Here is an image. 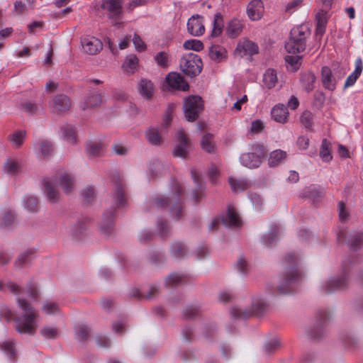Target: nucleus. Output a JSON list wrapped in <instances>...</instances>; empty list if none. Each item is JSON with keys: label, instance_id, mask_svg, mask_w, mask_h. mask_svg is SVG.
<instances>
[{"label": "nucleus", "instance_id": "nucleus-56", "mask_svg": "<svg viewBox=\"0 0 363 363\" xmlns=\"http://www.w3.org/2000/svg\"><path fill=\"white\" fill-rule=\"evenodd\" d=\"M40 333L46 339H55L60 335L59 330L57 328L50 326L43 327Z\"/></svg>", "mask_w": 363, "mask_h": 363}, {"label": "nucleus", "instance_id": "nucleus-33", "mask_svg": "<svg viewBox=\"0 0 363 363\" xmlns=\"http://www.w3.org/2000/svg\"><path fill=\"white\" fill-rule=\"evenodd\" d=\"M121 68L124 74L127 75L133 74L136 70V55H128L123 63Z\"/></svg>", "mask_w": 363, "mask_h": 363}, {"label": "nucleus", "instance_id": "nucleus-34", "mask_svg": "<svg viewBox=\"0 0 363 363\" xmlns=\"http://www.w3.org/2000/svg\"><path fill=\"white\" fill-rule=\"evenodd\" d=\"M86 152L89 157H100L102 155V144L99 141H89L86 143Z\"/></svg>", "mask_w": 363, "mask_h": 363}, {"label": "nucleus", "instance_id": "nucleus-12", "mask_svg": "<svg viewBox=\"0 0 363 363\" xmlns=\"http://www.w3.org/2000/svg\"><path fill=\"white\" fill-rule=\"evenodd\" d=\"M50 108L54 113H65L71 108V101L67 95L59 94L50 101Z\"/></svg>", "mask_w": 363, "mask_h": 363}, {"label": "nucleus", "instance_id": "nucleus-40", "mask_svg": "<svg viewBox=\"0 0 363 363\" xmlns=\"http://www.w3.org/2000/svg\"><path fill=\"white\" fill-rule=\"evenodd\" d=\"M348 245L353 250L361 247L363 245V233L355 232L351 234L348 240Z\"/></svg>", "mask_w": 363, "mask_h": 363}, {"label": "nucleus", "instance_id": "nucleus-44", "mask_svg": "<svg viewBox=\"0 0 363 363\" xmlns=\"http://www.w3.org/2000/svg\"><path fill=\"white\" fill-rule=\"evenodd\" d=\"M186 281V277L184 274L172 273L166 279L165 284L169 287H173L184 283Z\"/></svg>", "mask_w": 363, "mask_h": 363}, {"label": "nucleus", "instance_id": "nucleus-60", "mask_svg": "<svg viewBox=\"0 0 363 363\" xmlns=\"http://www.w3.org/2000/svg\"><path fill=\"white\" fill-rule=\"evenodd\" d=\"M81 196L85 203H90L95 197L94 189L91 186H87L82 190Z\"/></svg>", "mask_w": 363, "mask_h": 363}, {"label": "nucleus", "instance_id": "nucleus-31", "mask_svg": "<svg viewBox=\"0 0 363 363\" xmlns=\"http://www.w3.org/2000/svg\"><path fill=\"white\" fill-rule=\"evenodd\" d=\"M16 215L13 211H6L0 214V228L9 229L15 223Z\"/></svg>", "mask_w": 363, "mask_h": 363}, {"label": "nucleus", "instance_id": "nucleus-43", "mask_svg": "<svg viewBox=\"0 0 363 363\" xmlns=\"http://www.w3.org/2000/svg\"><path fill=\"white\" fill-rule=\"evenodd\" d=\"M154 59L157 65L162 69L168 68L170 65V55L167 52H159Z\"/></svg>", "mask_w": 363, "mask_h": 363}, {"label": "nucleus", "instance_id": "nucleus-35", "mask_svg": "<svg viewBox=\"0 0 363 363\" xmlns=\"http://www.w3.org/2000/svg\"><path fill=\"white\" fill-rule=\"evenodd\" d=\"M26 133L25 130H18L10 134L8 140L11 142L12 146L15 148H19L23 143Z\"/></svg>", "mask_w": 363, "mask_h": 363}, {"label": "nucleus", "instance_id": "nucleus-23", "mask_svg": "<svg viewBox=\"0 0 363 363\" xmlns=\"http://www.w3.org/2000/svg\"><path fill=\"white\" fill-rule=\"evenodd\" d=\"M347 286L345 274L329 280L323 286L325 293H332L345 289Z\"/></svg>", "mask_w": 363, "mask_h": 363}, {"label": "nucleus", "instance_id": "nucleus-32", "mask_svg": "<svg viewBox=\"0 0 363 363\" xmlns=\"http://www.w3.org/2000/svg\"><path fill=\"white\" fill-rule=\"evenodd\" d=\"M192 179L196 184V189L193 191V197L196 202H199L203 196V187L200 182V178L195 169L191 170Z\"/></svg>", "mask_w": 363, "mask_h": 363}, {"label": "nucleus", "instance_id": "nucleus-37", "mask_svg": "<svg viewBox=\"0 0 363 363\" xmlns=\"http://www.w3.org/2000/svg\"><path fill=\"white\" fill-rule=\"evenodd\" d=\"M315 76L311 72H305L302 74L301 82L303 89L309 92L314 89V84L315 82Z\"/></svg>", "mask_w": 363, "mask_h": 363}, {"label": "nucleus", "instance_id": "nucleus-58", "mask_svg": "<svg viewBox=\"0 0 363 363\" xmlns=\"http://www.w3.org/2000/svg\"><path fill=\"white\" fill-rule=\"evenodd\" d=\"M183 47L185 50L200 51L203 50V45L201 40L194 39L185 41L184 43Z\"/></svg>", "mask_w": 363, "mask_h": 363}, {"label": "nucleus", "instance_id": "nucleus-49", "mask_svg": "<svg viewBox=\"0 0 363 363\" xmlns=\"http://www.w3.org/2000/svg\"><path fill=\"white\" fill-rule=\"evenodd\" d=\"M102 102V96L100 94H93L87 97L85 101L83 109L92 108L99 106Z\"/></svg>", "mask_w": 363, "mask_h": 363}, {"label": "nucleus", "instance_id": "nucleus-17", "mask_svg": "<svg viewBox=\"0 0 363 363\" xmlns=\"http://www.w3.org/2000/svg\"><path fill=\"white\" fill-rule=\"evenodd\" d=\"M187 30L194 36L203 35L205 31L203 18L199 15L191 16L187 22Z\"/></svg>", "mask_w": 363, "mask_h": 363}, {"label": "nucleus", "instance_id": "nucleus-8", "mask_svg": "<svg viewBox=\"0 0 363 363\" xmlns=\"http://www.w3.org/2000/svg\"><path fill=\"white\" fill-rule=\"evenodd\" d=\"M227 227H240L242 225V220L237 213L236 210L231 206H228L225 217L215 218L209 225V230H216L218 228L220 223Z\"/></svg>", "mask_w": 363, "mask_h": 363}, {"label": "nucleus", "instance_id": "nucleus-41", "mask_svg": "<svg viewBox=\"0 0 363 363\" xmlns=\"http://www.w3.org/2000/svg\"><path fill=\"white\" fill-rule=\"evenodd\" d=\"M229 184L234 191H244L250 186V182L245 179H235L230 178Z\"/></svg>", "mask_w": 363, "mask_h": 363}, {"label": "nucleus", "instance_id": "nucleus-7", "mask_svg": "<svg viewBox=\"0 0 363 363\" xmlns=\"http://www.w3.org/2000/svg\"><path fill=\"white\" fill-rule=\"evenodd\" d=\"M113 184V198L114 204L117 208L125 206L127 202V194L125 190L124 184L118 173L113 172L110 176Z\"/></svg>", "mask_w": 363, "mask_h": 363}, {"label": "nucleus", "instance_id": "nucleus-13", "mask_svg": "<svg viewBox=\"0 0 363 363\" xmlns=\"http://www.w3.org/2000/svg\"><path fill=\"white\" fill-rule=\"evenodd\" d=\"M165 82L169 88L172 89L186 91L189 89V85L184 77L177 72L169 73L165 78Z\"/></svg>", "mask_w": 363, "mask_h": 363}, {"label": "nucleus", "instance_id": "nucleus-21", "mask_svg": "<svg viewBox=\"0 0 363 363\" xmlns=\"http://www.w3.org/2000/svg\"><path fill=\"white\" fill-rule=\"evenodd\" d=\"M43 191L50 203H55L59 201L60 195L56 186L48 178L43 180Z\"/></svg>", "mask_w": 363, "mask_h": 363}, {"label": "nucleus", "instance_id": "nucleus-9", "mask_svg": "<svg viewBox=\"0 0 363 363\" xmlns=\"http://www.w3.org/2000/svg\"><path fill=\"white\" fill-rule=\"evenodd\" d=\"M267 308V304L261 298H255L252 301V308L250 311L242 310L240 308H233L231 315L235 318H247L252 315H261Z\"/></svg>", "mask_w": 363, "mask_h": 363}, {"label": "nucleus", "instance_id": "nucleus-36", "mask_svg": "<svg viewBox=\"0 0 363 363\" xmlns=\"http://www.w3.org/2000/svg\"><path fill=\"white\" fill-rule=\"evenodd\" d=\"M223 30V18L220 13L214 15L213 21V29L211 33V36L213 38L218 37Z\"/></svg>", "mask_w": 363, "mask_h": 363}, {"label": "nucleus", "instance_id": "nucleus-5", "mask_svg": "<svg viewBox=\"0 0 363 363\" xmlns=\"http://www.w3.org/2000/svg\"><path fill=\"white\" fill-rule=\"evenodd\" d=\"M252 150V152L242 154L240 158L241 164L250 169L259 167L266 154L264 146L259 143L253 144Z\"/></svg>", "mask_w": 363, "mask_h": 363}, {"label": "nucleus", "instance_id": "nucleus-15", "mask_svg": "<svg viewBox=\"0 0 363 363\" xmlns=\"http://www.w3.org/2000/svg\"><path fill=\"white\" fill-rule=\"evenodd\" d=\"M342 78V76L336 77L331 69L327 66L321 69V82L323 87L329 91H334L336 89L337 82Z\"/></svg>", "mask_w": 363, "mask_h": 363}, {"label": "nucleus", "instance_id": "nucleus-45", "mask_svg": "<svg viewBox=\"0 0 363 363\" xmlns=\"http://www.w3.org/2000/svg\"><path fill=\"white\" fill-rule=\"evenodd\" d=\"M63 138L69 143H76V133L74 127L69 124H65L61 127Z\"/></svg>", "mask_w": 363, "mask_h": 363}, {"label": "nucleus", "instance_id": "nucleus-18", "mask_svg": "<svg viewBox=\"0 0 363 363\" xmlns=\"http://www.w3.org/2000/svg\"><path fill=\"white\" fill-rule=\"evenodd\" d=\"M259 52L258 45L249 40H243L238 43L235 53L241 57L245 55H253Z\"/></svg>", "mask_w": 363, "mask_h": 363}, {"label": "nucleus", "instance_id": "nucleus-63", "mask_svg": "<svg viewBox=\"0 0 363 363\" xmlns=\"http://www.w3.org/2000/svg\"><path fill=\"white\" fill-rule=\"evenodd\" d=\"M301 123L305 128L311 129L313 124V115L310 111H304L300 118Z\"/></svg>", "mask_w": 363, "mask_h": 363}, {"label": "nucleus", "instance_id": "nucleus-50", "mask_svg": "<svg viewBox=\"0 0 363 363\" xmlns=\"http://www.w3.org/2000/svg\"><path fill=\"white\" fill-rule=\"evenodd\" d=\"M213 138V135L208 133L204 135L201 140L202 149L208 153L213 152L215 149Z\"/></svg>", "mask_w": 363, "mask_h": 363}, {"label": "nucleus", "instance_id": "nucleus-54", "mask_svg": "<svg viewBox=\"0 0 363 363\" xmlns=\"http://www.w3.org/2000/svg\"><path fill=\"white\" fill-rule=\"evenodd\" d=\"M24 206L28 211L37 212L39 209L38 199L33 196H26L24 199Z\"/></svg>", "mask_w": 363, "mask_h": 363}, {"label": "nucleus", "instance_id": "nucleus-3", "mask_svg": "<svg viewBox=\"0 0 363 363\" xmlns=\"http://www.w3.org/2000/svg\"><path fill=\"white\" fill-rule=\"evenodd\" d=\"M172 191L168 196L156 197L154 203L157 207L169 208L171 214L179 219L183 215L182 196L184 194V189L178 182L173 181Z\"/></svg>", "mask_w": 363, "mask_h": 363}, {"label": "nucleus", "instance_id": "nucleus-62", "mask_svg": "<svg viewBox=\"0 0 363 363\" xmlns=\"http://www.w3.org/2000/svg\"><path fill=\"white\" fill-rule=\"evenodd\" d=\"M4 288H6L9 291L15 296H19L21 294L22 288L16 282L13 281H8L4 284Z\"/></svg>", "mask_w": 363, "mask_h": 363}, {"label": "nucleus", "instance_id": "nucleus-1", "mask_svg": "<svg viewBox=\"0 0 363 363\" xmlns=\"http://www.w3.org/2000/svg\"><path fill=\"white\" fill-rule=\"evenodd\" d=\"M16 302L22 311V315L14 317L13 313L7 306L1 305L0 318H4L9 323L13 320L16 331L21 334L34 335L38 328L35 319L39 315L38 311L24 298L18 297Z\"/></svg>", "mask_w": 363, "mask_h": 363}, {"label": "nucleus", "instance_id": "nucleus-22", "mask_svg": "<svg viewBox=\"0 0 363 363\" xmlns=\"http://www.w3.org/2000/svg\"><path fill=\"white\" fill-rule=\"evenodd\" d=\"M138 91L143 99L150 100L154 96L155 87L151 80L141 79L138 84Z\"/></svg>", "mask_w": 363, "mask_h": 363}, {"label": "nucleus", "instance_id": "nucleus-51", "mask_svg": "<svg viewBox=\"0 0 363 363\" xmlns=\"http://www.w3.org/2000/svg\"><path fill=\"white\" fill-rule=\"evenodd\" d=\"M330 147V142H328L327 139H323L320 150V156L324 162H329L333 158Z\"/></svg>", "mask_w": 363, "mask_h": 363}, {"label": "nucleus", "instance_id": "nucleus-4", "mask_svg": "<svg viewBox=\"0 0 363 363\" xmlns=\"http://www.w3.org/2000/svg\"><path fill=\"white\" fill-rule=\"evenodd\" d=\"M179 66L184 74L193 77L201 73L203 63L199 55L189 53L182 57Z\"/></svg>", "mask_w": 363, "mask_h": 363}, {"label": "nucleus", "instance_id": "nucleus-57", "mask_svg": "<svg viewBox=\"0 0 363 363\" xmlns=\"http://www.w3.org/2000/svg\"><path fill=\"white\" fill-rule=\"evenodd\" d=\"M176 106L174 104H170L168 105V107L164 113L162 119V127L167 128L172 121V113L175 110Z\"/></svg>", "mask_w": 363, "mask_h": 363}, {"label": "nucleus", "instance_id": "nucleus-29", "mask_svg": "<svg viewBox=\"0 0 363 363\" xmlns=\"http://www.w3.org/2000/svg\"><path fill=\"white\" fill-rule=\"evenodd\" d=\"M306 43L300 39L290 38V40L286 43L285 48L289 53H299L305 50Z\"/></svg>", "mask_w": 363, "mask_h": 363}, {"label": "nucleus", "instance_id": "nucleus-14", "mask_svg": "<svg viewBox=\"0 0 363 363\" xmlns=\"http://www.w3.org/2000/svg\"><path fill=\"white\" fill-rule=\"evenodd\" d=\"M82 48L88 55H96L103 48L102 43L96 38L87 35L81 40Z\"/></svg>", "mask_w": 363, "mask_h": 363}, {"label": "nucleus", "instance_id": "nucleus-19", "mask_svg": "<svg viewBox=\"0 0 363 363\" xmlns=\"http://www.w3.org/2000/svg\"><path fill=\"white\" fill-rule=\"evenodd\" d=\"M264 13V4L261 0H252L247 6V14L251 21H259Z\"/></svg>", "mask_w": 363, "mask_h": 363}, {"label": "nucleus", "instance_id": "nucleus-46", "mask_svg": "<svg viewBox=\"0 0 363 363\" xmlns=\"http://www.w3.org/2000/svg\"><path fill=\"white\" fill-rule=\"evenodd\" d=\"M170 252L175 258H182L186 254L187 250L184 243L175 242L172 245Z\"/></svg>", "mask_w": 363, "mask_h": 363}, {"label": "nucleus", "instance_id": "nucleus-28", "mask_svg": "<svg viewBox=\"0 0 363 363\" xmlns=\"http://www.w3.org/2000/svg\"><path fill=\"white\" fill-rule=\"evenodd\" d=\"M34 255V251L31 249H28L21 254L16 257L14 261V267L17 269H21L29 265L33 255Z\"/></svg>", "mask_w": 363, "mask_h": 363}, {"label": "nucleus", "instance_id": "nucleus-6", "mask_svg": "<svg viewBox=\"0 0 363 363\" xmlns=\"http://www.w3.org/2000/svg\"><path fill=\"white\" fill-rule=\"evenodd\" d=\"M203 109V101L199 96H190L184 99V112L186 120L195 121Z\"/></svg>", "mask_w": 363, "mask_h": 363}, {"label": "nucleus", "instance_id": "nucleus-27", "mask_svg": "<svg viewBox=\"0 0 363 363\" xmlns=\"http://www.w3.org/2000/svg\"><path fill=\"white\" fill-rule=\"evenodd\" d=\"M355 65V69L353 71L352 73H351L347 78L345 80L344 87L348 88L350 86H353L355 82H357V79L359 77L362 69H363V65H362V60L360 57L357 58L355 60L354 62Z\"/></svg>", "mask_w": 363, "mask_h": 363}, {"label": "nucleus", "instance_id": "nucleus-11", "mask_svg": "<svg viewBox=\"0 0 363 363\" xmlns=\"http://www.w3.org/2000/svg\"><path fill=\"white\" fill-rule=\"evenodd\" d=\"M116 211V208L112 206L103 215V218L100 224V231L106 237H110L114 233L115 228L113 218L115 216Z\"/></svg>", "mask_w": 363, "mask_h": 363}, {"label": "nucleus", "instance_id": "nucleus-26", "mask_svg": "<svg viewBox=\"0 0 363 363\" xmlns=\"http://www.w3.org/2000/svg\"><path fill=\"white\" fill-rule=\"evenodd\" d=\"M272 118L277 122L284 123L287 121L289 111L284 104H277L273 107L271 111Z\"/></svg>", "mask_w": 363, "mask_h": 363}, {"label": "nucleus", "instance_id": "nucleus-24", "mask_svg": "<svg viewBox=\"0 0 363 363\" xmlns=\"http://www.w3.org/2000/svg\"><path fill=\"white\" fill-rule=\"evenodd\" d=\"M244 28L243 22L237 18H232L227 24L226 34L230 38H235L240 35Z\"/></svg>", "mask_w": 363, "mask_h": 363}, {"label": "nucleus", "instance_id": "nucleus-38", "mask_svg": "<svg viewBox=\"0 0 363 363\" xmlns=\"http://www.w3.org/2000/svg\"><path fill=\"white\" fill-rule=\"evenodd\" d=\"M226 50L220 45H212L209 49V57L214 61L220 62L225 58Z\"/></svg>", "mask_w": 363, "mask_h": 363}, {"label": "nucleus", "instance_id": "nucleus-61", "mask_svg": "<svg viewBox=\"0 0 363 363\" xmlns=\"http://www.w3.org/2000/svg\"><path fill=\"white\" fill-rule=\"evenodd\" d=\"M42 311L47 315H53L60 311L58 305L55 302H46L42 306Z\"/></svg>", "mask_w": 363, "mask_h": 363}, {"label": "nucleus", "instance_id": "nucleus-53", "mask_svg": "<svg viewBox=\"0 0 363 363\" xmlns=\"http://www.w3.org/2000/svg\"><path fill=\"white\" fill-rule=\"evenodd\" d=\"M75 335L78 340L85 341L90 335V328L87 325H80L76 327Z\"/></svg>", "mask_w": 363, "mask_h": 363}, {"label": "nucleus", "instance_id": "nucleus-52", "mask_svg": "<svg viewBox=\"0 0 363 363\" xmlns=\"http://www.w3.org/2000/svg\"><path fill=\"white\" fill-rule=\"evenodd\" d=\"M20 169L21 164L19 162L11 158H9L4 165V172L10 174H16Z\"/></svg>", "mask_w": 363, "mask_h": 363}, {"label": "nucleus", "instance_id": "nucleus-47", "mask_svg": "<svg viewBox=\"0 0 363 363\" xmlns=\"http://www.w3.org/2000/svg\"><path fill=\"white\" fill-rule=\"evenodd\" d=\"M263 81L269 89L274 87L277 82V75L276 71L271 69H267L264 74Z\"/></svg>", "mask_w": 363, "mask_h": 363}, {"label": "nucleus", "instance_id": "nucleus-39", "mask_svg": "<svg viewBox=\"0 0 363 363\" xmlns=\"http://www.w3.org/2000/svg\"><path fill=\"white\" fill-rule=\"evenodd\" d=\"M286 157V152L281 150H276L272 152L269 155L268 163L270 167H275L280 164Z\"/></svg>", "mask_w": 363, "mask_h": 363}, {"label": "nucleus", "instance_id": "nucleus-10", "mask_svg": "<svg viewBox=\"0 0 363 363\" xmlns=\"http://www.w3.org/2000/svg\"><path fill=\"white\" fill-rule=\"evenodd\" d=\"M101 8L108 12V17L113 26H118L122 14V0H103Z\"/></svg>", "mask_w": 363, "mask_h": 363}, {"label": "nucleus", "instance_id": "nucleus-42", "mask_svg": "<svg viewBox=\"0 0 363 363\" xmlns=\"http://www.w3.org/2000/svg\"><path fill=\"white\" fill-rule=\"evenodd\" d=\"M278 227L274 225L272 227L270 231L264 235L262 237V242L266 246H271L276 242L279 239Z\"/></svg>", "mask_w": 363, "mask_h": 363}, {"label": "nucleus", "instance_id": "nucleus-2", "mask_svg": "<svg viewBox=\"0 0 363 363\" xmlns=\"http://www.w3.org/2000/svg\"><path fill=\"white\" fill-rule=\"evenodd\" d=\"M299 257L298 255L291 252L286 255L284 262L285 272L278 286V291L281 294H287L296 291V286L302 279V274L298 270V263Z\"/></svg>", "mask_w": 363, "mask_h": 363}, {"label": "nucleus", "instance_id": "nucleus-48", "mask_svg": "<svg viewBox=\"0 0 363 363\" xmlns=\"http://www.w3.org/2000/svg\"><path fill=\"white\" fill-rule=\"evenodd\" d=\"M148 141L154 145H160L162 143V138L157 128H150L146 133Z\"/></svg>", "mask_w": 363, "mask_h": 363}, {"label": "nucleus", "instance_id": "nucleus-30", "mask_svg": "<svg viewBox=\"0 0 363 363\" xmlns=\"http://www.w3.org/2000/svg\"><path fill=\"white\" fill-rule=\"evenodd\" d=\"M291 38L300 39L306 42L311 35V30L306 25H301L291 29L290 33Z\"/></svg>", "mask_w": 363, "mask_h": 363}, {"label": "nucleus", "instance_id": "nucleus-55", "mask_svg": "<svg viewBox=\"0 0 363 363\" xmlns=\"http://www.w3.org/2000/svg\"><path fill=\"white\" fill-rule=\"evenodd\" d=\"M86 223H87V220H84L78 221L74 225V226L73 227V229H72V233H73V235L76 238L79 239L80 237L82 235H83L84 234V233L86 231V230H87Z\"/></svg>", "mask_w": 363, "mask_h": 363}, {"label": "nucleus", "instance_id": "nucleus-20", "mask_svg": "<svg viewBox=\"0 0 363 363\" xmlns=\"http://www.w3.org/2000/svg\"><path fill=\"white\" fill-rule=\"evenodd\" d=\"M55 181L62 187L66 194H69L74 186V178L65 172H58L55 174Z\"/></svg>", "mask_w": 363, "mask_h": 363}, {"label": "nucleus", "instance_id": "nucleus-64", "mask_svg": "<svg viewBox=\"0 0 363 363\" xmlns=\"http://www.w3.org/2000/svg\"><path fill=\"white\" fill-rule=\"evenodd\" d=\"M96 345L103 348H108L111 345V340L106 335H98L95 337Z\"/></svg>", "mask_w": 363, "mask_h": 363}, {"label": "nucleus", "instance_id": "nucleus-16", "mask_svg": "<svg viewBox=\"0 0 363 363\" xmlns=\"http://www.w3.org/2000/svg\"><path fill=\"white\" fill-rule=\"evenodd\" d=\"M177 138L179 142L174 150L175 157L185 158L187 154V148L189 144V140L183 129H180L177 133Z\"/></svg>", "mask_w": 363, "mask_h": 363}, {"label": "nucleus", "instance_id": "nucleus-59", "mask_svg": "<svg viewBox=\"0 0 363 363\" xmlns=\"http://www.w3.org/2000/svg\"><path fill=\"white\" fill-rule=\"evenodd\" d=\"M301 57L298 56L286 55L285 57V61L290 65L291 71L296 72L298 69L301 65Z\"/></svg>", "mask_w": 363, "mask_h": 363}, {"label": "nucleus", "instance_id": "nucleus-25", "mask_svg": "<svg viewBox=\"0 0 363 363\" xmlns=\"http://www.w3.org/2000/svg\"><path fill=\"white\" fill-rule=\"evenodd\" d=\"M319 323L317 326L313 327L310 333L309 336L313 339H319L323 334V325L325 322L330 318V314L326 311H323L319 313Z\"/></svg>", "mask_w": 363, "mask_h": 363}]
</instances>
